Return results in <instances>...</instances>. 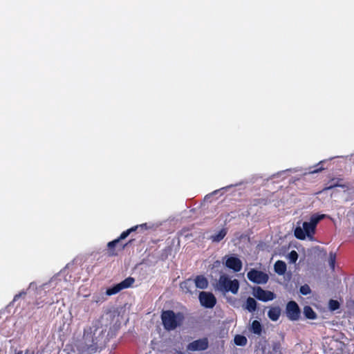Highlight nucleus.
<instances>
[{
	"label": "nucleus",
	"mask_w": 354,
	"mask_h": 354,
	"mask_svg": "<svg viewBox=\"0 0 354 354\" xmlns=\"http://www.w3.org/2000/svg\"><path fill=\"white\" fill-rule=\"evenodd\" d=\"M108 341L106 330L102 328L100 321L95 319L91 326L84 328L82 342L77 349L80 354H93L104 348Z\"/></svg>",
	"instance_id": "1"
},
{
	"label": "nucleus",
	"mask_w": 354,
	"mask_h": 354,
	"mask_svg": "<svg viewBox=\"0 0 354 354\" xmlns=\"http://www.w3.org/2000/svg\"><path fill=\"white\" fill-rule=\"evenodd\" d=\"M147 224H142L140 225L133 226L126 231L122 232L120 236L110 242L107 244V254L109 257H115L118 254V251L123 250L129 244H131L133 240H130L129 242L126 243H122L121 242L122 240L126 239L131 232H135L138 227H145Z\"/></svg>",
	"instance_id": "2"
},
{
	"label": "nucleus",
	"mask_w": 354,
	"mask_h": 354,
	"mask_svg": "<svg viewBox=\"0 0 354 354\" xmlns=\"http://www.w3.org/2000/svg\"><path fill=\"white\" fill-rule=\"evenodd\" d=\"M185 319L182 313H175L171 310H163L161 314V320L165 330H173L182 325Z\"/></svg>",
	"instance_id": "3"
},
{
	"label": "nucleus",
	"mask_w": 354,
	"mask_h": 354,
	"mask_svg": "<svg viewBox=\"0 0 354 354\" xmlns=\"http://www.w3.org/2000/svg\"><path fill=\"white\" fill-rule=\"evenodd\" d=\"M218 286L221 289L233 294L237 293L239 288V283L237 279L231 280L227 276L223 274L219 277Z\"/></svg>",
	"instance_id": "4"
},
{
	"label": "nucleus",
	"mask_w": 354,
	"mask_h": 354,
	"mask_svg": "<svg viewBox=\"0 0 354 354\" xmlns=\"http://www.w3.org/2000/svg\"><path fill=\"white\" fill-rule=\"evenodd\" d=\"M248 279L257 284H265L268 281L269 276L266 272L251 269L247 274Z\"/></svg>",
	"instance_id": "5"
},
{
	"label": "nucleus",
	"mask_w": 354,
	"mask_h": 354,
	"mask_svg": "<svg viewBox=\"0 0 354 354\" xmlns=\"http://www.w3.org/2000/svg\"><path fill=\"white\" fill-rule=\"evenodd\" d=\"M134 282V278L129 277L122 281H121L120 283L113 286L111 288H108L106 291V295L108 296L115 295L120 292L122 290L130 288Z\"/></svg>",
	"instance_id": "6"
},
{
	"label": "nucleus",
	"mask_w": 354,
	"mask_h": 354,
	"mask_svg": "<svg viewBox=\"0 0 354 354\" xmlns=\"http://www.w3.org/2000/svg\"><path fill=\"white\" fill-rule=\"evenodd\" d=\"M286 313L288 318L291 321H297L301 315L300 308L295 301H290L286 304Z\"/></svg>",
	"instance_id": "7"
},
{
	"label": "nucleus",
	"mask_w": 354,
	"mask_h": 354,
	"mask_svg": "<svg viewBox=\"0 0 354 354\" xmlns=\"http://www.w3.org/2000/svg\"><path fill=\"white\" fill-rule=\"evenodd\" d=\"M209 341L207 337H203L189 343L187 346L188 351H203L208 348Z\"/></svg>",
	"instance_id": "8"
},
{
	"label": "nucleus",
	"mask_w": 354,
	"mask_h": 354,
	"mask_svg": "<svg viewBox=\"0 0 354 354\" xmlns=\"http://www.w3.org/2000/svg\"><path fill=\"white\" fill-rule=\"evenodd\" d=\"M198 298L201 304L207 308H212L216 304L215 296L209 292H201Z\"/></svg>",
	"instance_id": "9"
},
{
	"label": "nucleus",
	"mask_w": 354,
	"mask_h": 354,
	"mask_svg": "<svg viewBox=\"0 0 354 354\" xmlns=\"http://www.w3.org/2000/svg\"><path fill=\"white\" fill-rule=\"evenodd\" d=\"M254 297L262 301H268L274 299V294L269 290H264L258 286L254 289Z\"/></svg>",
	"instance_id": "10"
},
{
	"label": "nucleus",
	"mask_w": 354,
	"mask_h": 354,
	"mask_svg": "<svg viewBox=\"0 0 354 354\" xmlns=\"http://www.w3.org/2000/svg\"><path fill=\"white\" fill-rule=\"evenodd\" d=\"M225 266L233 271L238 272L241 270L243 263L241 259L236 257H228L225 261Z\"/></svg>",
	"instance_id": "11"
},
{
	"label": "nucleus",
	"mask_w": 354,
	"mask_h": 354,
	"mask_svg": "<svg viewBox=\"0 0 354 354\" xmlns=\"http://www.w3.org/2000/svg\"><path fill=\"white\" fill-rule=\"evenodd\" d=\"M194 281L192 279H188L180 283V288L185 293H192V290L194 288Z\"/></svg>",
	"instance_id": "12"
},
{
	"label": "nucleus",
	"mask_w": 354,
	"mask_h": 354,
	"mask_svg": "<svg viewBox=\"0 0 354 354\" xmlns=\"http://www.w3.org/2000/svg\"><path fill=\"white\" fill-rule=\"evenodd\" d=\"M194 281V286L200 289H205L208 286V281L203 275H197Z\"/></svg>",
	"instance_id": "13"
},
{
	"label": "nucleus",
	"mask_w": 354,
	"mask_h": 354,
	"mask_svg": "<svg viewBox=\"0 0 354 354\" xmlns=\"http://www.w3.org/2000/svg\"><path fill=\"white\" fill-rule=\"evenodd\" d=\"M315 224H312L310 222H304L303 223V229L307 236L312 238L313 235L315 232Z\"/></svg>",
	"instance_id": "14"
},
{
	"label": "nucleus",
	"mask_w": 354,
	"mask_h": 354,
	"mask_svg": "<svg viewBox=\"0 0 354 354\" xmlns=\"http://www.w3.org/2000/svg\"><path fill=\"white\" fill-rule=\"evenodd\" d=\"M46 292H44V295L40 296L39 297L37 298L35 300L34 305L37 308H41L44 306L46 304L51 305L54 303V301L53 299L51 300H46V299H42L43 297L46 296Z\"/></svg>",
	"instance_id": "15"
},
{
	"label": "nucleus",
	"mask_w": 354,
	"mask_h": 354,
	"mask_svg": "<svg viewBox=\"0 0 354 354\" xmlns=\"http://www.w3.org/2000/svg\"><path fill=\"white\" fill-rule=\"evenodd\" d=\"M281 315V309L279 307H272L271 308L268 313V316L272 321H277Z\"/></svg>",
	"instance_id": "16"
},
{
	"label": "nucleus",
	"mask_w": 354,
	"mask_h": 354,
	"mask_svg": "<svg viewBox=\"0 0 354 354\" xmlns=\"http://www.w3.org/2000/svg\"><path fill=\"white\" fill-rule=\"evenodd\" d=\"M342 180H343L342 178H332L328 182L326 187L323 190L332 189L336 187H344V185L341 184Z\"/></svg>",
	"instance_id": "17"
},
{
	"label": "nucleus",
	"mask_w": 354,
	"mask_h": 354,
	"mask_svg": "<svg viewBox=\"0 0 354 354\" xmlns=\"http://www.w3.org/2000/svg\"><path fill=\"white\" fill-rule=\"evenodd\" d=\"M274 271L279 275L283 274L287 269L286 263L283 261H277L274 266Z\"/></svg>",
	"instance_id": "18"
},
{
	"label": "nucleus",
	"mask_w": 354,
	"mask_h": 354,
	"mask_svg": "<svg viewBox=\"0 0 354 354\" xmlns=\"http://www.w3.org/2000/svg\"><path fill=\"white\" fill-rule=\"evenodd\" d=\"M227 232V230L225 228H223L217 234L212 235L210 239L212 242H220L226 236Z\"/></svg>",
	"instance_id": "19"
},
{
	"label": "nucleus",
	"mask_w": 354,
	"mask_h": 354,
	"mask_svg": "<svg viewBox=\"0 0 354 354\" xmlns=\"http://www.w3.org/2000/svg\"><path fill=\"white\" fill-rule=\"evenodd\" d=\"M304 314L306 318L308 319H315L317 318V314L313 309L309 306H306L304 308Z\"/></svg>",
	"instance_id": "20"
},
{
	"label": "nucleus",
	"mask_w": 354,
	"mask_h": 354,
	"mask_svg": "<svg viewBox=\"0 0 354 354\" xmlns=\"http://www.w3.org/2000/svg\"><path fill=\"white\" fill-rule=\"evenodd\" d=\"M245 308L249 312H254L257 309V301L252 297H248L246 300V306Z\"/></svg>",
	"instance_id": "21"
},
{
	"label": "nucleus",
	"mask_w": 354,
	"mask_h": 354,
	"mask_svg": "<svg viewBox=\"0 0 354 354\" xmlns=\"http://www.w3.org/2000/svg\"><path fill=\"white\" fill-rule=\"evenodd\" d=\"M251 329L254 334L260 335L262 331L261 323L257 320H254L251 325Z\"/></svg>",
	"instance_id": "22"
},
{
	"label": "nucleus",
	"mask_w": 354,
	"mask_h": 354,
	"mask_svg": "<svg viewBox=\"0 0 354 354\" xmlns=\"http://www.w3.org/2000/svg\"><path fill=\"white\" fill-rule=\"evenodd\" d=\"M234 344L236 345L241 346L246 345V344L248 342L247 338L245 336L241 335H236L234 337Z\"/></svg>",
	"instance_id": "23"
},
{
	"label": "nucleus",
	"mask_w": 354,
	"mask_h": 354,
	"mask_svg": "<svg viewBox=\"0 0 354 354\" xmlns=\"http://www.w3.org/2000/svg\"><path fill=\"white\" fill-rule=\"evenodd\" d=\"M295 236L298 239L304 240L306 239V234H305L303 228L297 227L295 230Z\"/></svg>",
	"instance_id": "24"
},
{
	"label": "nucleus",
	"mask_w": 354,
	"mask_h": 354,
	"mask_svg": "<svg viewBox=\"0 0 354 354\" xmlns=\"http://www.w3.org/2000/svg\"><path fill=\"white\" fill-rule=\"evenodd\" d=\"M340 304L338 301L335 299H330L328 302V307L331 311H335L339 308Z\"/></svg>",
	"instance_id": "25"
},
{
	"label": "nucleus",
	"mask_w": 354,
	"mask_h": 354,
	"mask_svg": "<svg viewBox=\"0 0 354 354\" xmlns=\"http://www.w3.org/2000/svg\"><path fill=\"white\" fill-rule=\"evenodd\" d=\"M268 201L266 198H255L252 201V205L253 206H259V205H266Z\"/></svg>",
	"instance_id": "26"
},
{
	"label": "nucleus",
	"mask_w": 354,
	"mask_h": 354,
	"mask_svg": "<svg viewBox=\"0 0 354 354\" xmlns=\"http://www.w3.org/2000/svg\"><path fill=\"white\" fill-rule=\"evenodd\" d=\"M324 216H325L324 214L313 216L310 218V222L312 224H315V227H316V226H317V223H319V221H321Z\"/></svg>",
	"instance_id": "27"
},
{
	"label": "nucleus",
	"mask_w": 354,
	"mask_h": 354,
	"mask_svg": "<svg viewBox=\"0 0 354 354\" xmlns=\"http://www.w3.org/2000/svg\"><path fill=\"white\" fill-rule=\"evenodd\" d=\"M299 291L303 295H307L310 293L311 290L308 285L305 284L300 287Z\"/></svg>",
	"instance_id": "28"
},
{
	"label": "nucleus",
	"mask_w": 354,
	"mask_h": 354,
	"mask_svg": "<svg viewBox=\"0 0 354 354\" xmlns=\"http://www.w3.org/2000/svg\"><path fill=\"white\" fill-rule=\"evenodd\" d=\"M335 254L330 252L329 256V264L332 269L335 268Z\"/></svg>",
	"instance_id": "29"
},
{
	"label": "nucleus",
	"mask_w": 354,
	"mask_h": 354,
	"mask_svg": "<svg viewBox=\"0 0 354 354\" xmlns=\"http://www.w3.org/2000/svg\"><path fill=\"white\" fill-rule=\"evenodd\" d=\"M322 164V162H319L318 165L315 167V169L310 171V173L315 174L324 170V167L322 166H320Z\"/></svg>",
	"instance_id": "30"
},
{
	"label": "nucleus",
	"mask_w": 354,
	"mask_h": 354,
	"mask_svg": "<svg viewBox=\"0 0 354 354\" xmlns=\"http://www.w3.org/2000/svg\"><path fill=\"white\" fill-rule=\"evenodd\" d=\"M290 258L292 262H295L298 258V254L296 251L292 250L290 253Z\"/></svg>",
	"instance_id": "31"
},
{
	"label": "nucleus",
	"mask_w": 354,
	"mask_h": 354,
	"mask_svg": "<svg viewBox=\"0 0 354 354\" xmlns=\"http://www.w3.org/2000/svg\"><path fill=\"white\" fill-rule=\"evenodd\" d=\"M94 301L96 302V303H99V302H104L105 300H106V298L104 295H100V296H94Z\"/></svg>",
	"instance_id": "32"
},
{
	"label": "nucleus",
	"mask_w": 354,
	"mask_h": 354,
	"mask_svg": "<svg viewBox=\"0 0 354 354\" xmlns=\"http://www.w3.org/2000/svg\"><path fill=\"white\" fill-rule=\"evenodd\" d=\"M273 350L274 351H281V343L279 342H274L273 344Z\"/></svg>",
	"instance_id": "33"
},
{
	"label": "nucleus",
	"mask_w": 354,
	"mask_h": 354,
	"mask_svg": "<svg viewBox=\"0 0 354 354\" xmlns=\"http://www.w3.org/2000/svg\"><path fill=\"white\" fill-rule=\"evenodd\" d=\"M26 294V292L24 291H22V292H19V294H17L14 297L13 301H17L19 297H21L22 295H25Z\"/></svg>",
	"instance_id": "34"
},
{
	"label": "nucleus",
	"mask_w": 354,
	"mask_h": 354,
	"mask_svg": "<svg viewBox=\"0 0 354 354\" xmlns=\"http://www.w3.org/2000/svg\"><path fill=\"white\" fill-rule=\"evenodd\" d=\"M17 354H23V352L22 351H19Z\"/></svg>",
	"instance_id": "35"
}]
</instances>
